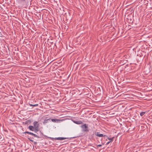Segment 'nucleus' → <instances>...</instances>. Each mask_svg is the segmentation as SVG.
<instances>
[{
	"mask_svg": "<svg viewBox=\"0 0 152 152\" xmlns=\"http://www.w3.org/2000/svg\"><path fill=\"white\" fill-rule=\"evenodd\" d=\"M102 146V145L99 144L96 145V147L97 148L99 147Z\"/></svg>",
	"mask_w": 152,
	"mask_h": 152,
	"instance_id": "obj_20",
	"label": "nucleus"
},
{
	"mask_svg": "<svg viewBox=\"0 0 152 152\" xmlns=\"http://www.w3.org/2000/svg\"><path fill=\"white\" fill-rule=\"evenodd\" d=\"M73 122L77 124H83V122L81 121H73Z\"/></svg>",
	"mask_w": 152,
	"mask_h": 152,
	"instance_id": "obj_10",
	"label": "nucleus"
},
{
	"mask_svg": "<svg viewBox=\"0 0 152 152\" xmlns=\"http://www.w3.org/2000/svg\"><path fill=\"white\" fill-rule=\"evenodd\" d=\"M103 137H107V136L106 135H103Z\"/></svg>",
	"mask_w": 152,
	"mask_h": 152,
	"instance_id": "obj_22",
	"label": "nucleus"
},
{
	"mask_svg": "<svg viewBox=\"0 0 152 152\" xmlns=\"http://www.w3.org/2000/svg\"><path fill=\"white\" fill-rule=\"evenodd\" d=\"M103 136V135L102 134H99L97 135V136L101 137H102Z\"/></svg>",
	"mask_w": 152,
	"mask_h": 152,
	"instance_id": "obj_17",
	"label": "nucleus"
},
{
	"mask_svg": "<svg viewBox=\"0 0 152 152\" xmlns=\"http://www.w3.org/2000/svg\"><path fill=\"white\" fill-rule=\"evenodd\" d=\"M114 137H113L112 138H109V137H107V138L108 139L110 140V142H112L113 141V140L114 139Z\"/></svg>",
	"mask_w": 152,
	"mask_h": 152,
	"instance_id": "obj_13",
	"label": "nucleus"
},
{
	"mask_svg": "<svg viewBox=\"0 0 152 152\" xmlns=\"http://www.w3.org/2000/svg\"><path fill=\"white\" fill-rule=\"evenodd\" d=\"M51 121L54 123H58L61 121L62 120L58 119L56 118L50 119Z\"/></svg>",
	"mask_w": 152,
	"mask_h": 152,
	"instance_id": "obj_7",
	"label": "nucleus"
},
{
	"mask_svg": "<svg viewBox=\"0 0 152 152\" xmlns=\"http://www.w3.org/2000/svg\"><path fill=\"white\" fill-rule=\"evenodd\" d=\"M28 3V0H20V6L25 7Z\"/></svg>",
	"mask_w": 152,
	"mask_h": 152,
	"instance_id": "obj_1",
	"label": "nucleus"
},
{
	"mask_svg": "<svg viewBox=\"0 0 152 152\" xmlns=\"http://www.w3.org/2000/svg\"><path fill=\"white\" fill-rule=\"evenodd\" d=\"M31 121L30 120H28L26 121L25 122V124H28L31 123Z\"/></svg>",
	"mask_w": 152,
	"mask_h": 152,
	"instance_id": "obj_12",
	"label": "nucleus"
},
{
	"mask_svg": "<svg viewBox=\"0 0 152 152\" xmlns=\"http://www.w3.org/2000/svg\"><path fill=\"white\" fill-rule=\"evenodd\" d=\"M80 127L82 129L83 132H88L89 131L88 124H84L83 125H81Z\"/></svg>",
	"mask_w": 152,
	"mask_h": 152,
	"instance_id": "obj_2",
	"label": "nucleus"
},
{
	"mask_svg": "<svg viewBox=\"0 0 152 152\" xmlns=\"http://www.w3.org/2000/svg\"><path fill=\"white\" fill-rule=\"evenodd\" d=\"M21 66H20V74L22 75H25L26 73V72L25 71V70L22 69L21 68Z\"/></svg>",
	"mask_w": 152,
	"mask_h": 152,
	"instance_id": "obj_5",
	"label": "nucleus"
},
{
	"mask_svg": "<svg viewBox=\"0 0 152 152\" xmlns=\"http://www.w3.org/2000/svg\"><path fill=\"white\" fill-rule=\"evenodd\" d=\"M111 142L110 141H109V142H107V143L106 144V145H108V144H109V143Z\"/></svg>",
	"mask_w": 152,
	"mask_h": 152,
	"instance_id": "obj_21",
	"label": "nucleus"
},
{
	"mask_svg": "<svg viewBox=\"0 0 152 152\" xmlns=\"http://www.w3.org/2000/svg\"><path fill=\"white\" fill-rule=\"evenodd\" d=\"M21 80H20V82L21 81V82H24V80L23 78H21Z\"/></svg>",
	"mask_w": 152,
	"mask_h": 152,
	"instance_id": "obj_18",
	"label": "nucleus"
},
{
	"mask_svg": "<svg viewBox=\"0 0 152 152\" xmlns=\"http://www.w3.org/2000/svg\"><path fill=\"white\" fill-rule=\"evenodd\" d=\"M145 112H141L140 113V115L141 116H142L143 115H144L145 114Z\"/></svg>",
	"mask_w": 152,
	"mask_h": 152,
	"instance_id": "obj_16",
	"label": "nucleus"
},
{
	"mask_svg": "<svg viewBox=\"0 0 152 152\" xmlns=\"http://www.w3.org/2000/svg\"><path fill=\"white\" fill-rule=\"evenodd\" d=\"M49 39H48L47 40L48 42V41H49Z\"/></svg>",
	"mask_w": 152,
	"mask_h": 152,
	"instance_id": "obj_25",
	"label": "nucleus"
},
{
	"mask_svg": "<svg viewBox=\"0 0 152 152\" xmlns=\"http://www.w3.org/2000/svg\"><path fill=\"white\" fill-rule=\"evenodd\" d=\"M25 133H27V134H31V135H32L33 136H34V137H37L38 138H39V136H38V135H37L35 134H34L32 132H25Z\"/></svg>",
	"mask_w": 152,
	"mask_h": 152,
	"instance_id": "obj_6",
	"label": "nucleus"
},
{
	"mask_svg": "<svg viewBox=\"0 0 152 152\" xmlns=\"http://www.w3.org/2000/svg\"><path fill=\"white\" fill-rule=\"evenodd\" d=\"M29 104L30 105V106H32L33 107L38 106V104Z\"/></svg>",
	"mask_w": 152,
	"mask_h": 152,
	"instance_id": "obj_14",
	"label": "nucleus"
},
{
	"mask_svg": "<svg viewBox=\"0 0 152 152\" xmlns=\"http://www.w3.org/2000/svg\"><path fill=\"white\" fill-rule=\"evenodd\" d=\"M50 119L49 118L47 119H45L44 120V121L43 122V124H45L47 123H48L49 121H50Z\"/></svg>",
	"mask_w": 152,
	"mask_h": 152,
	"instance_id": "obj_9",
	"label": "nucleus"
},
{
	"mask_svg": "<svg viewBox=\"0 0 152 152\" xmlns=\"http://www.w3.org/2000/svg\"><path fill=\"white\" fill-rule=\"evenodd\" d=\"M34 127V128L35 131L36 132L39 130V124L38 122L37 121H35L33 123Z\"/></svg>",
	"mask_w": 152,
	"mask_h": 152,
	"instance_id": "obj_4",
	"label": "nucleus"
},
{
	"mask_svg": "<svg viewBox=\"0 0 152 152\" xmlns=\"http://www.w3.org/2000/svg\"><path fill=\"white\" fill-rule=\"evenodd\" d=\"M51 43H53V42H51Z\"/></svg>",
	"mask_w": 152,
	"mask_h": 152,
	"instance_id": "obj_26",
	"label": "nucleus"
},
{
	"mask_svg": "<svg viewBox=\"0 0 152 152\" xmlns=\"http://www.w3.org/2000/svg\"><path fill=\"white\" fill-rule=\"evenodd\" d=\"M67 139H68V138L64 137H58L57 138H55V139L56 140H62Z\"/></svg>",
	"mask_w": 152,
	"mask_h": 152,
	"instance_id": "obj_8",
	"label": "nucleus"
},
{
	"mask_svg": "<svg viewBox=\"0 0 152 152\" xmlns=\"http://www.w3.org/2000/svg\"><path fill=\"white\" fill-rule=\"evenodd\" d=\"M29 129L32 131H33L34 129V127L32 126H30L28 127Z\"/></svg>",
	"mask_w": 152,
	"mask_h": 152,
	"instance_id": "obj_11",
	"label": "nucleus"
},
{
	"mask_svg": "<svg viewBox=\"0 0 152 152\" xmlns=\"http://www.w3.org/2000/svg\"><path fill=\"white\" fill-rule=\"evenodd\" d=\"M20 104H22L23 103V101H21V102L20 101Z\"/></svg>",
	"mask_w": 152,
	"mask_h": 152,
	"instance_id": "obj_23",
	"label": "nucleus"
},
{
	"mask_svg": "<svg viewBox=\"0 0 152 152\" xmlns=\"http://www.w3.org/2000/svg\"><path fill=\"white\" fill-rule=\"evenodd\" d=\"M20 53L21 54V56H20V60L21 59L23 61H24L26 58V53L22 51L20 52Z\"/></svg>",
	"mask_w": 152,
	"mask_h": 152,
	"instance_id": "obj_3",
	"label": "nucleus"
},
{
	"mask_svg": "<svg viewBox=\"0 0 152 152\" xmlns=\"http://www.w3.org/2000/svg\"><path fill=\"white\" fill-rule=\"evenodd\" d=\"M21 34H22V36H23L22 33V32H21ZM22 39H23V36H22Z\"/></svg>",
	"mask_w": 152,
	"mask_h": 152,
	"instance_id": "obj_24",
	"label": "nucleus"
},
{
	"mask_svg": "<svg viewBox=\"0 0 152 152\" xmlns=\"http://www.w3.org/2000/svg\"><path fill=\"white\" fill-rule=\"evenodd\" d=\"M19 35H20V34H19Z\"/></svg>",
	"mask_w": 152,
	"mask_h": 152,
	"instance_id": "obj_27",
	"label": "nucleus"
},
{
	"mask_svg": "<svg viewBox=\"0 0 152 152\" xmlns=\"http://www.w3.org/2000/svg\"><path fill=\"white\" fill-rule=\"evenodd\" d=\"M28 139L31 141L33 142L34 139L33 137H28Z\"/></svg>",
	"mask_w": 152,
	"mask_h": 152,
	"instance_id": "obj_15",
	"label": "nucleus"
},
{
	"mask_svg": "<svg viewBox=\"0 0 152 152\" xmlns=\"http://www.w3.org/2000/svg\"><path fill=\"white\" fill-rule=\"evenodd\" d=\"M99 134H99V132H96V133H95V134L96 136H97V135Z\"/></svg>",
	"mask_w": 152,
	"mask_h": 152,
	"instance_id": "obj_19",
	"label": "nucleus"
}]
</instances>
